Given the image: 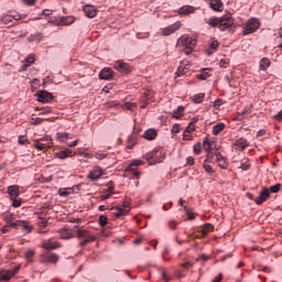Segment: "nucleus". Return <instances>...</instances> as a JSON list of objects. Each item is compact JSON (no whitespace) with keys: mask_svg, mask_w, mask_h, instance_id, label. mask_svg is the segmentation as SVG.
<instances>
[{"mask_svg":"<svg viewBox=\"0 0 282 282\" xmlns=\"http://www.w3.org/2000/svg\"><path fill=\"white\" fill-rule=\"evenodd\" d=\"M205 22L212 28L218 26L220 31H227L230 28L235 26V19L231 14H225L221 15V18H216V15H213L209 19H205Z\"/></svg>","mask_w":282,"mask_h":282,"instance_id":"1","label":"nucleus"},{"mask_svg":"<svg viewBox=\"0 0 282 282\" xmlns=\"http://www.w3.org/2000/svg\"><path fill=\"white\" fill-rule=\"evenodd\" d=\"M196 39L192 37V35H181L178 41L176 42V46L183 51V53L189 55L193 53L194 47H196Z\"/></svg>","mask_w":282,"mask_h":282,"instance_id":"2","label":"nucleus"},{"mask_svg":"<svg viewBox=\"0 0 282 282\" xmlns=\"http://www.w3.org/2000/svg\"><path fill=\"white\" fill-rule=\"evenodd\" d=\"M282 184L271 185V187H262L259 192L258 198L256 199L257 206H262L263 203H267L271 197V193H280Z\"/></svg>","mask_w":282,"mask_h":282,"instance_id":"3","label":"nucleus"},{"mask_svg":"<svg viewBox=\"0 0 282 282\" xmlns=\"http://www.w3.org/2000/svg\"><path fill=\"white\" fill-rule=\"evenodd\" d=\"M142 161L141 160H133L131 163H129L126 167H124V177H137V180H139L140 176V172L138 171V166H141Z\"/></svg>","mask_w":282,"mask_h":282,"instance_id":"4","label":"nucleus"},{"mask_svg":"<svg viewBox=\"0 0 282 282\" xmlns=\"http://www.w3.org/2000/svg\"><path fill=\"white\" fill-rule=\"evenodd\" d=\"M165 159V153L163 150L155 149L145 154V160L149 161V164L162 163Z\"/></svg>","mask_w":282,"mask_h":282,"instance_id":"5","label":"nucleus"},{"mask_svg":"<svg viewBox=\"0 0 282 282\" xmlns=\"http://www.w3.org/2000/svg\"><path fill=\"white\" fill-rule=\"evenodd\" d=\"M77 237L82 239L80 246H87V243L96 240V235H91L88 230H85V228H78Z\"/></svg>","mask_w":282,"mask_h":282,"instance_id":"6","label":"nucleus"},{"mask_svg":"<svg viewBox=\"0 0 282 282\" xmlns=\"http://www.w3.org/2000/svg\"><path fill=\"white\" fill-rule=\"evenodd\" d=\"M260 28V21L257 18H251L247 23L245 24L242 33L245 35H249L252 33H256L257 30Z\"/></svg>","mask_w":282,"mask_h":282,"instance_id":"7","label":"nucleus"},{"mask_svg":"<svg viewBox=\"0 0 282 282\" xmlns=\"http://www.w3.org/2000/svg\"><path fill=\"white\" fill-rule=\"evenodd\" d=\"M22 18L23 15H20L18 13H6L0 17V23L13 26L15 24V21L22 20Z\"/></svg>","mask_w":282,"mask_h":282,"instance_id":"8","label":"nucleus"},{"mask_svg":"<svg viewBox=\"0 0 282 282\" xmlns=\"http://www.w3.org/2000/svg\"><path fill=\"white\" fill-rule=\"evenodd\" d=\"M20 272V267H14L12 270H1L0 271V282L2 281H10L13 279L14 274Z\"/></svg>","mask_w":282,"mask_h":282,"instance_id":"9","label":"nucleus"},{"mask_svg":"<svg viewBox=\"0 0 282 282\" xmlns=\"http://www.w3.org/2000/svg\"><path fill=\"white\" fill-rule=\"evenodd\" d=\"M59 259V256L56 253H51L46 251V253L40 254V261L42 263H53L56 264Z\"/></svg>","mask_w":282,"mask_h":282,"instance_id":"10","label":"nucleus"},{"mask_svg":"<svg viewBox=\"0 0 282 282\" xmlns=\"http://www.w3.org/2000/svg\"><path fill=\"white\" fill-rule=\"evenodd\" d=\"M113 68L122 74H129L132 70L131 65L127 64L124 61L115 62Z\"/></svg>","mask_w":282,"mask_h":282,"instance_id":"11","label":"nucleus"},{"mask_svg":"<svg viewBox=\"0 0 282 282\" xmlns=\"http://www.w3.org/2000/svg\"><path fill=\"white\" fill-rule=\"evenodd\" d=\"M36 97L39 102L48 104V102H52L54 95L47 90H40L37 91Z\"/></svg>","mask_w":282,"mask_h":282,"instance_id":"12","label":"nucleus"},{"mask_svg":"<svg viewBox=\"0 0 282 282\" xmlns=\"http://www.w3.org/2000/svg\"><path fill=\"white\" fill-rule=\"evenodd\" d=\"M153 96L154 94L152 90H144L140 98L141 108H147V105L152 102Z\"/></svg>","mask_w":282,"mask_h":282,"instance_id":"13","label":"nucleus"},{"mask_svg":"<svg viewBox=\"0 0 282 282\" xmlns=\"http://www.w3.org/2000/svg\"><path fill=\"white\" fill-rule=\"evenodd\" d=\"M42 247L45 250H56L61 248V242L55 241L54 238H48L47 240L42 241Z\"/></svg>","mask_w":282,"mask_h":282,"instance_id":"14","label":"nucleus"},{"mask_svg":"<svg viewBox=\"0 0 282 282\" xmlns=\"http://www.w3.org/2000/svg\"><path fill=\"white\" fill-rule=\"evenodd\" d=\"M104 171L99 165H94L93 170L88 173V180L90 181H98L102 176Z\"/></svg>","mask_w":282,"mask_h":282,"instance_id":"15","label":"nucleus"},{"mask_svg":"<svg viewBox=\"0 0 282 282\" xmlns=\"http://www.w3.org/2000/svg\"><path fill=\"white\" fill-rule=\"evenodd\" d=\"M181 22H174L172 25H167V28L161 29V34L163 36H170L171 34L175 33V31L180 30Z\"/></svg>","mask_w":282,"mask_h":282,"instance_id":"16","label":"nucleus"},{"mask_svg":"<svg viewBox=\"0 0 282 282\" xmlns=\"http://www.w3.org/2000/svg\"><path fill=\"white\" fill-rule=\"evenodd\" d=\"M129 210V205H123L122 207L111 208V214H113V216L119 219L120 217L127 216Z\"/></svg>","mask_w":282,"mask_h":282,"instance_id":"17","label":"nucleus"},{"mask_svg":"<svg viewBox=\"0 0 282 282\" xmlns=\"http://www.w3.org/2000/svg\"><path fill=\"white\" fill-rule=\"evenodd\" d=\"M73 23H75L74 15H59L57 18V24H61L62 26H69Z\"/></svg>","mask_w":282,"mask_h":282,"instance_id":"18","label":"nucleus"},{"mask_svg":"<svg viewBox=\"0 0 282 282\" xmlns=\"http://www.w3.org/2000/svg\"><path fill=\"white\" fill-rule=\"evenodd\" d=\"M43 140L50 141V140H52V138L45 137V138H41L40 140H36L34 142V147H35L36 150H39V151H47V150H50L51 144L42 143Z\"/></svg>","mask_w":282,"mask_h":282,"instance_id":"19","label":"nucleus"},{"mask_svg":"<svg viewBox=\"0 0 282 282\" xmlns=\"http://www.w3.org/2000/svg\"><path fill=\"white\" fill-rule=\"evenodd\" d=\"M99 78L102 80H111V78H113V69L110 67L102 68L99 73Z\"/></svg>","mask_w":282,"mask_h":282,"instance_id":"20","label":"nucleus"},{"mask_svg":"<svg viewBox=\"0 0 282 282\" xmlns=\"http://www.w3.org/2000/svg\"><path fill=\"white\" fill-rule=\"evenodd\" d=\"M219 47V42L217 41L216 37H213L212 41L209 42V47L207 48L206 53L208 56H212L216 51H218Z\"/></svg>","mask_w":282,"mask_h":282,"instance_id":"21","label":"nucleus"},{"mask_svg":"<svg viewBox=\"0 0 282 282\" xmlns=\"http://www.w3.org/2000/svg\"><path fill=\"white\" fill-rule=\"evenodd\" d=\"M7 192L13 200L15 197L20 196V185H9Z\"/></svg>","mask_w":282,"mask_h":282,"instance_id":"22","label":"nucleus"},{"mask_svg":"<svg viewBox=\"0 0 282 282\" xmlns=\"http://www.w3.org/2000/svg\"><path fill=\"white\" fill-rule=\"evenodd\" d=\"M4 220L7 221L8 227H19V221L15 220L14 214H4Z\"/></svg>","mask_w":282,"mask_h":282,"instance_id":"23","label":"nucleus"},{"mask_svg":"<svg viewBox=\"0 0 282 282\" xmlns=\"http://www.w3.org/2000/svg\"><path fill=\"white\" fill-rule=\"evenodd\" d=\"M137 143H138L137 127H134L133 132L129 135V139H128L129 150H132L133 147H135Z\"/></svg>","mask_w":282,"mask_h":282,"instance_id":"24","label":"nucleus"},{"mask_svg":"<svg viewBox=\"0 0 282 282\" xmlns=\"http://www.w3.org/2000/svg\"><path fill=\"white\" fill-rule=\"evenodd\" d=\"M234 147L236 148V150H241L242 151V150H246L249 147V142L246 140V138H239L234 143Z\"/></svg>","mask_w":282,"mask_h":282,"instance_id":"25","label":"nucleus"},{"mask_svg":"<svg viewBox=\"0 0 282 282\" xmlns=\"http://www.w3.org/2000/svg\"><path fill=\"white\" fill-rule=\"evenodd\" d=\"M214 225L212 224H205L202 227L198 228V234H202V237L208 236L209 232H213Z\"/></svg>","mask_w":282,"mask_h":282,"instance_id":"26","label":"nucleus"},{"mask_svg":"<svg viewBox=\"0 0 282 282\" xmlns=\"http://www.w3.org/2000/svg\"><path fill=\"white\" fill-rule=\"evenodd\" d=\"M59 237L61 239H73L74 237L73 228H62V230H59Z\"/></svg>","mask_w":282,"mask_h":282,"instance_id":"27","label":"nucleus"},{"mask_svg":"<svg viewBox=\"0 0 282 282\" xmlns=\"http://www.w3.org/2000/svg\"><path fill=\"white\" fill-rule=\"evenodd\" d=\"M83 11L87 18L97 17V9L95 7H91L90 4H86V7H84Z\"/></svg>","mask_w":282,"mask_h":282,"instance_id":"28","label":"nucleus"},{"mask_svg":"<svg viewBox=\"0 0 282 282\" xmlns=\"http://www.w3.org/2000/svg\"><path fill=\"white\" fill-rule=\"evenodd\" d=\"M209 1V7L214 11H223L224 10V2L221 0H207Z\"/></svg>","mask_w":282,"mask_h":282,"instance_id":"29","label":"nucleus"},{"mask_svg":"<svg viewBox=\"0 0 282 282\" xmlns=\"http://www.w3.org/2000/svg\"><path fill=\"white\" fill-rule=\"evenodd\" d=\"M55 156L58 158L59 160H66L69 156H73V151L72 150H63L59 151L58 153H55Z\"/></svg>","mask_w":282,"mask_h":282,"instance_id":"30","label":"nucleus"},{"mask_svg":"<svg viewBox=\"0 0 282 282\" xmlns=\"http://www.w3.org/2000/svg\"><path fill=\"white\" fill-rule=\"evenodd\" d=\"M216 160L218 161V166H220L223 170H227L228 163L220 153H216Z\"/></svg>","mask_w":282,"mask_h":282,"instance_id":"31","label":"nucleus"},{"mask_svg":"<svg viewBox=\"0 0 282 282\" xmlns=\"http://www.w3.org/2000/svg\"><path fill=\"white\" fill-rule=\"evenodd\" d=\"M158 137V131L150 129L144 131L143 138H145V140H155V138Z\"/></svg>","mask_w":282,"mask_h":282,"instance_id":"32","label":"nucleus"},{"mask_svg":"<svg viewBox=\"0 0 282 282\" xmlns=\"http://www.w3.org/2000/svg\"><path fill=\"white\" fill-rule=\"evenodd\" d=\"M210 163V153L207 154V158L203 164L206 173L213 174L214 173V167H212Z\"/></svg>","mask_w":282,"mask_h":282,"instance_id":"33","label":"nucleus"},{"mask_svg":"<svg viewBox=\"0 0 282 282\" xmlns=\"http://www.w3.org/2000/svg\"><path fill=\"white\" fill-rule=\"evenodd\" d=\"M270 66H271L270 58H267V57L261 58L260 65H259L261 70H268Z\"/></svg>","mask_w":282,"mask_h":282,"instance_id":"34","label":"nucleus"},{"mask_svg":"<svg viewBox=\"0 0 282 282\" xmlns=\"http://www.w3.org/2000/svg\"><path fill=\"white\" fill-rule=\"evenodd\" d=\"M18 227H22V229H24L25 232H28V234L32 232V230H33L32 225H30L28 221L19 220Z\"/></svg>","mask_w":282,"mask_h":282,"instance_id":"35","label":"nucleus"},{"mask_svg":"<svg viewBox=\"0 0 282 282\" xmlns=\"http://www.w3.org/2000/svg\"><path fill=\"white\" fill-rule=\"evenodd\" d=\"M56 138L57 140H59L62 143H66L67 140H69V138H73L70 133H56Z\"/></svg>","mask_w":282,"mask_h":282,"instance_id":"36","label":"nucleus"},{"mask_svg":"<svg viewBox=\"0 0 282 282\" xmlns=\"http://www.w3.org/2000/svg\"><path fill=\"white\" fill-rule=\"evenodd\" d=\"M203 150H205L207 154H209L212 151V141H209L208 137H206L203 141Z\"/></svg>","mask_w":282,"mask_h":282,"instance_id":"37","label":"nucleus"},{"mask_svg":"<svg viewBox=\"0 0 282 282\" xmlns=\"http://www.w3.org/2000/svg\"><path fill=\"white\" fill-rule=\"evenodd\" d=\"M210 70L209 68H204L203 72H200V74L197 75V77L199 78V80H207L208 77H210Z\"/></svg>","mask_w":282,"mask_h":282,"instance_id":"38","label":"nucleus"},{"mask_svg":"<svg viewBox=\"0 0 282 282\" xmlns=\"http://www.w3.org/2000/svg\"><path fill=\"white\" fill-rule=\"evenodd\" d=\"M194 11H195L194 7H183V8L178 9L180 14H192V13H194Z\"/></svg>","mask_w":282,"mask_h":282,"instance_id":"39","label":"nucleus"},{"mask_svg":"<svg viewBox=\"0 0 282 282\" xmlns=\"http://www.w3.org/2000/svg\"><path fill=\"white\" fill-rule=\"evenodd\" d=\"M194 104H203L205 100V94H196L192 97Z\"/></svg>","mask_w":282,"mask_h":282,"instance_id":"40","label":"nucleus"},{"mask_svg":"<svg viewBox=\"0 0 282 282\" xmlns=\"http://www.w3.org/2000/svg\"><path fill=\"white\" fill-rule=\"evenodd\" d=\"M226 124L225 123H217L215 124V127L213 128V134H219L223 130H225Z\"/></svg>","mask_w":282,"mask_h":282,"instance_id":"41","label":"nucleus"},{"mask_svg":"<svg viewBox=\"0 0 282 282\" xmlns=\"http://www.w3.org/2000/svg\"><path fill=\"white\" fill-rule=\"evenodd\" d=\"M74 193V191L70 188V187H67V188H64V189H59L58 191V194H59V196H62V197H68V196H70V194H73Z\"/></svg>","mask_w":282,"mask_h":282,"instance_id":"42","label":"nucleus"},{"mask_svg":"<svg viewBox=\"0 0 282 282\" xmlns=\"http://www.w3.org/2000/svg\"><path fill=\"white\" fill-rule=\"evenodd\" d=\"M36 251L34 249H29L25 251L24 257L28 261H32L34 259Z\"/></svg>","mask_w":282,"mask_h":282,"instance_id":"43","label":"nucleus"},{"mask_svg":"<svg viewBox=\"0 0 282 282\" xmlns=\"http://www.w3.org/2000/svg\"><path fill=\"white\" fill-rule=\"evenodd\" d=\"M185 108L180 106L176 108V110L173 111V117L174 118H181L184 115Z\"/></svg>","mask_w":282,"mask_h":282,"instance_id":"44","label":"nucleus"},{"mask_svg":"<svg viewBox=\"0 0 282 282\" xmlns=\"http://www.w3.org/2000/svg\"><path fill=\"white\" fill-rule=\"evenodd\" d=\"M159 272L161 273V276L164 281L169 282L171 278H169L165 268L161 267L159 268Z\"/></svg>","mask_w":282,"mask_h":282,"instance_id":"45","label":"nucleus"},{"mask_svg":"<svg viewBox=\"0 0 282 282\" xmlns=\"http://www.w3.org/2000/svg\"><path fill=\"white\" fill-rule=\"evenodd\" d=\"M98 224H99V226H101V227L107 226V224H108V217H106V215H100L99 218H98Z\"/></svg>","mask_w":282,"mask_h":282,"instance_id":"46","label":"nucleus"},{"mask_svg":"<svg viewBox=\"0 0 282 282\" xmlns=\"http://www.w3.org/2000/svg\"><path fill=\"white\" fill-rule=\"evenodd\" d=\"M48 225V221L45 220L42 215H40V220L37 221V226L41 228V229H45V227H47Z\"/></svg>","mask_w":282,"mask_h":282,"instance_id":"47","label":"nucleus"},{"mask_svg":"<svg viewBox=\"0 0 282 282\" xmlns=\"http://www.w3.org/2000/svg\"><path fill=\"white\" fill-rule=\"evenodd\" d=\"M219 66L223 69H227V67L229 66V58H221L220 62H219Z\"/></svg>","mask_w":282,"mask_h":282,"instance_id":"48","label":"nucleus"},{"mask_svg":"<svg viewBox=\"0 0 282 282\" xmlns=\"http://www.w3.org/2000/svg\"><path fill=\"white\" fill-rule=\"evenodd\" d=\"M124 107H126L128 110L133 111V110H135V108L138 107V105H137L135 102L127 101V102L124 104Z\"/></svg>","mask_w":282,"mask_h":282,"instance_id":"49","label":"nucleus"},{"mask_svg":"<svg viewBox=\"0 0 282 282\" xmlns=\"http://www.w3.org/2000/svg\"><path fill=\"white\" fill-rule=\"evenodd\" d=\"M184 76V62H181V65H178V69L176 72V77Z\"/></svg>","mask_w":282,"mask_h":282,"instance_id":"50","label":"nucleus"},{"mask_svg":"<svg viewBox=\"0 0 282 282\" xmlns=\"http://www.w3.org/2000/svg\"><path fill=\"white\" fill-rule=\"evenodd\" d=\"M12 206H13V207H21V206H22V199L15 197V198L12 200Z\"/></svg>","mask_w":282,"mask_h":282,"instance_id":"51","label":"nucleus"},{"mask_svg":"<svg viewBox=\"0 0 282 282\" xmlns=\"http://www.w3.org/2000/svg\"><path fill=\"white\" fill-rule=\"evenodd\" d=\"M43 121H44V119H43V118H40V117H37V118H32L31 124H42Z\"/></svg>","mask_w":282,"mask_h":282,"instance_id":"52","label":"nucleus"},{"mask_svg":"<svg viewBox=\"0 0 282 282\" xmlns=\"http://www.w3.org/2000/svg\"><path fill=\"white\" fill-rule=\"evenodd\" d=\"M113 193V189L109 188V192L108 194H105V195H100V200H106V199H109V197L111 196V194Z\"/></svg>","mask_w":282,"mask_h":282,"instance_id":"53","label":"nucleus"},{"mask_svg":"<svg viewBox=\"0 0 282 282\" xmlns=\"http://www.w3.org/2000/svg\"><path fill=\"white\" fill-rule=\"evenodd\" d=\"M194 153L195 154H200L202 153V144L200 143L194 144Z\"/></svg>","mask_w":282,"mask_h":282,"instance_id":"54","label":"nucleus"},{"mask_svg":"<svg viewBox=\"0 0 282 282\" xmlns=\"http://www.w3.org/2000/svg\"><path fill=\"white\" fill-rule=\"evenodd\" d=\"M187 216H188V220H194L195 219V214L193 212H189L187 207H184Z\"/></svg>","mask_w":282,"mask_h":282,"instance_id":"55","label":"nucleus"},{"mask_svg":"<svg viewBox=\"0 0 282 282\" xmlns=\"http://www.w3.org/2000/svg\"><path fill=\"white\" fill-rule=\"evenodd\" d=\"M180 133V124L175 123L172 126V134Z\"/></svg>","mask_w":282,"mask_h":282,"instance_id":"56","label":"nucleus"},{"mask_svg":"<svg viewBox=\"0 0 282 282\" xmlns=\"http://www.w3.org/2000/svg\"><path fill=\"white\" fill-rule=\"evenodd\" d=\"M195 130H196V128L194 127V124L191 121V123L186 128V131H187V133H193Z\"/></svg>","mask_w":282,"mask_h":282,"instance_id":"57","label":"nucleus"},{"mask_svg":"<svg viewBox=\"0 0 282 282\" xmlns=\"http://www.w3.org/2000/svg\"><path fill=\"white\" fill-rule=\"evenodd\" d=\"M183 140H187V141L193 140L192 134L187 133V130L183 132Z\"/></svg>","mask_w":282,"mask_h":282,"instance_id":"58","label":"nucleus"},{"mask_svg":"<svg viewBox=\"0 0 282 282\" xmlns=\"http://www.w3.org/2000/svg\"><path fill=\"white\" fill-rule=\"evenodd\" d=\"M247 197L248 199L253 200L257 204V199H259V195L257 197H254L253 194H251L250 192L247 193Z\"/></svg>","mask_w":282,"mask_h":282,"instance_id":"59","label":"nucleus"},{"mask_svg":"<svg viewBox=\"0 0 282 282\" xmlns=\"http://www.w3.org/2000/svg\"><path fill=\"white\" fill-rule=\"evenodd\" d=\"M187 74H189V66L187 62H184V76H187Z\"/></svg>","mask_w":282,"mask_h":282,"instance_id":"60","label":"nucleus"},{"mask_svg":"<svg viewBox=\"0 0 282 282\" xmlns=\"http://www.w3.org/2000/svg\"><path fill=\"white\" fill-rule=\"evenodd\" d=\"M250 167V165L248 163H241L240 164V169L243 170V171H248Z\"/></svg>","mask_w":282,"mask_h":282,"instance_id":"61","label":"nucleus"},{"mask_svg":"<svg viewBox=\"0 0 282 282\" xmlns=\"http://www.w3.org/2000/svg\"><path fill=\"white\" fill-rule=\"evenodd\" d=\"M187 164H189V166H193L195 164V160L193 156L187 158Z\"/></svg>","mask_w":282,"mask_h":282,"instance_id":"62","label":"nucleus"},{"mask_svg":"<svg viewBox=\"0 0 282 282\" xmlns=\"http://www.w3.org/2000/svg\"><path fill=\"white\" fill-rule=\"evenodd\" d=\"M274 118H275V120H278V121H282V110H280L279 113L275 115Z\"/></svg>","mask_w":282,"mask_h":282,"instance_id":"63","label":"nucleus"},{"mask_svg":"<svg viewBox=\"0 0 282 282\" xmlns=\"http://www.w3.org/2000/svg\"><path fill=\"white\" fill-rule=\"evenodd\" d=\"M223 281V273H220L214 281L212 282H220Z\"/></svg>","mask_w":282,"mask_h":282,"instance_id":"64","label":"nucleus"}]
</instances>
